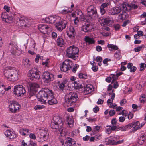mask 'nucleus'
<instances>
[{"label":"nucleus","instance_id":"obj_1","mask_svg":"<svg viewBox=\"0 0 146 146\" xmlns=\"http://www.w3.org/2000/svg\"><path fill=\"white\" fill-rule=\"evenodd\" d=\"M138 6L134 4H128L123 2L120 6H116L111 9V13L112 15L118 14L122 11L118 16L119 19L124 20L128 17V15L126 11L132 9H135L138 8Z\"/></svg>","mask_w":146,"mask_h":146},{"label":"nucleus","instance_id":"obj_2","mask_svg":"<svg viewBox=\"0 0 146 146\" xmlns=\"http://www.w3.org/2000/svg\"><path fill=\"white\" fill-rule=\"evenodd\" d=\"M4 74L8 80L14 81L17 80L19 76L17 70L14 67H6L3 71Z\"/></svg>","mask_w":146,"mask_h":146},{"label":"nucleus","instance_id":"obj_3","mask_svg":"<svg viewBox=\"0 0 146 146\" xmlns=\"http://www.w3.org/2000/svg\"><path fill=\"white\" fill-rule=\"evenodd\" d=\"M52 92L46 88H42L37 94L39 101L42 103H45Z\"/></svg>","mask_w":146,"mask_h":146},{"label":"nucleus","instance_id":"obj_4","mask_svg":"<svg viewBox=\"0 0 146 146\" xmlns=\"http://www.w3.org/2000/svg\"><path fill=\"white\" fill-rule=\"evenodd\" d=\"M35 133L38 139V141L42 142L46 141L49 136L48 132L44 129L38 127L36 129Z\"/></svg>","mask_w":146,"mask_h":146},{"label":"nucleus","instance_id":"obj_5","mask_svg":"<svg viewBox=\"0 0 146 146\" xmlns=\"http://www.w3.org/2000/svg\"><path fill=\"white\" fill-rule=\"evenodd\" d=\"M63 124L62 119L61 117L58 116H54L52 120L50 126L53 130L57 131L58 127L62 126Z\"/></svg>","mask_w":146,"mask_h":146},{"label":"nucleus","instance_id":"obj_6","mask_svg":"<svg viewBox=\"0 0 146 146\" xmlns=\"http://www.w3.org/2000/svg\"><path fill=\"white\" fill-rule=\"evenodd\" d=\"M78 99L77 95L74 92H70L65 96V100L68 106H71L75 103Z\"/></svg>","mask_w":146,"mask_h":146},{"label":"nucleus","instance_id":"obj_7","mask_svg":"<svg viewBox=\"0 0 146 146\" xmlns=\"http://www.w3.org/2000/svg\"><path fill=\"white\" fill-rule=\"evenodd\" d=\"M66 51V55L68 57L73 58L78 56L79 50L78 47L73 45L68 47Z\"/></svg>","mask_w":146,"mask_h":146},{"label":"nucleus","instance_id":"obj_8","mask_svg":"<svg viewBox=\"0 0 146 146\" xmlns=\"http://www.w3.org/2000/svg\"><path fill=\"white\" fill-rule=\"evenodd\" d=\"M73 65L72 61L69 60H66L63 62L60 68L62 71L66 72L68 70L72 69Z\"/></svg>","mask_w":146,"mask_h":146},{"label":"nucleus","instance_id":"obj_9","mask_svg":"<svg viewBox=\"0 0 146 146\" xmlns=\"http://www.w3.org/2000/svg\"><path fill=\"white\" fill-rule=\"evenodd\" d=\"M87 15L93 19H97L98 15L96 8L92 5L89 6L87 9Z\"/></svg>","mask_w":146,"mask_h":146},{"label":"nucleus","instance_id":"obj_10","mask_svg":"<svg viewBox=\"0 0 146 146\" xmlns=\"http://www.w3.org/2000/svg\"><path fill=\"white\" fill-rule=\"evenodd\" d=\"M28 76L31 80H38L40 77V74L35 68L32 69L29 71Z\"/></svg>","mask_w":146,"mask_h":146},{"label":"nucleus","instance_id":"obj_11","mask_svg":"<svg viewBox=\"0 0 146 146\" xmlns=\"http://www.w3.org/2000/svg\"><path fill=\"white\" fill-rule=\"evenodd\" d=\"M14 93L17 96H23L25 93V89L22 85H17L14 86Z\"/></svg>","mask_w":146,"mask_h":146},{"label":"nucleus","instance_id":"obj_12","mask_svg":"<svg viewBox=\"0 0 146 146\" xmlns=\"http://www.w3.org/2000/svg\"><path fill=\"white\" fill-rule=\"evenodd\" d=\"M17 45L11 43L9 46V50L10 52L16 56L19 55L21 54L20 51L17 49Z\"/></svg>","mask_w":146,"mask_h":146},{"label":"nucleus","instance_id":"obj_13","mask_svg":"<svg viewBox=\"0 0 146 146\" xmlns=\"http://www.w3.org/2000/svg\"><path fill=\"white\" fill-rule=\"evenodd\" d=\"M68 22L64 20H61L56 24V27L57 30L61 31L63 29H65L67 26Z\"/></svg>","mask_w":146,"mask_h":146},{"label":"nucleus","instance_id":"obj_14","mask_svg":"<svg viewBox=\"0 0 146 146\" xmlns=\"http://www.w3.org/2000/svg\"><path fill=\"white\" fill-rule=\"evenodd\" d=\"M20 106L18 103L15 101H13L9 105L10 111L13 113L19 111Z\"/></svg>","mask_w":146,"mask_h":146},{"label":"nucleus","instance_id":"obj_15","mask_svg":"<svg viewBox=\"0 0 146 146\" xmlns=\"http://www.w3.org/2000/svg\"><path fill=\"white\" fill-rule=\"evenodd\" d=\"M43 79L45 83H49L54 79L53 74L48 72H45L43 75Z\"/></svg>","mask_w":146,"mask_h":146},{"label":"nucleus","instance_id":"obj_16","mask_svg":"<svg viewBox=\"0 0 146 146\" xmlns=\"http://www.w3.org/2000/svg\"><path fill=\"white\" fill-rule=\"evenodd\" d=\"M69 31L67 32V35L71 39L74 38L76 34L75 30L73 26L70 25L69 27Z\"/></svg>","mask_w":146,"mask_h":146},{"label":"nucleus","instance_id":"obj_17","mask_svg":"<svg viewBox=\"0 0 146 146\" xmlns=\"http://www.w3.org/2000/svg\"><path fill=\"white\" fill-rule=\"evenodd\" d=\"M47 100H48V103L50 105L55 104L57 103V100L54 97L53 92L48 97Z\"/></svg>","mask_w":146,"mask_h":146},{"label":"nucleus","instance_id":"obj_18","mask_svg":"<svg viewBox=\"0 0 146 146\" xmlns=\"http://www.w3.org/2000/svg\"><path fill=\"white\" fill-rule=\"evenodd\" d=\"M53 131L57 132L59 136L63 137L66 135L67 132L66 129L63 127L62 126L58 127L57 131H55L54 129L53 130Z\"/></svg>","mask_w":146,"mask_h":146},{"label":"nucleus","instance_id":"obj_19","mask_svg":"<svg viewBox=\"0 0 146 146\" xmlns=\"http://www.w3.org/2000/svg\"><path fill=\"white\" fill-rule=\"evenodd\" d=\"M1 17L3 21H5L7 23H11L12 19V17L8 16L7 13L6 12H4L2 14Z\"/></svg>","mask_w":146,"mask_h":146},{"label":"nucleus","instance_id":"obj_20","mask_svg":"<svg viewBox=\"0 0 146 146\" xmlns=\"http://www.w3.org/2000/svg\"><path fill=\"white\" fill-rule=\"evenodd\" d=\"M65 140L63 146H75V141L73 139L68 137Z\"/></svg>","mask_w":146,"mask_h":146},{"label":"nucleus","instance_id":"obj_21","mask_svg":"<svg viewBox=\"0 0 146 146\" xmlns=\"http://www.w3.org/2000/svg\"><path fill=\"white\" fill-rule=\"evenodd\" d=\"M19 20L17 21L18 25L21 27L27 26L26 23H28L27 19L24 17H21L19 18Z\"/></svg>","mask_w":146,"mask_h":146},{"label":"nucleus","instance_id":"obj_22","mask_svg":"<svg viewBox=\"0 0 146 146\" xmlns=\"http://www.w3.org/2000/svg\"><path fill=\"white\" fill-rule=\"evenodd\" d=\"M49 27L47 25L41 24L38 26V29L40 31L44 34H46L47 33L48 29Z\"/></svg>","mask_w":146,"mask_h":146},{"label":"nucleus","instance_id":"obj_23","mask_svg":"<svg viewBox=\"0 0 146 146\" xmlns=\"http://www.w3.org/2000/svg\"><path fill=\"white\" fill-rule=\"evenodd\" d=\"M5 134L7 137H9L10 139H13L16 136L15 134L10 130H7L5 132Z\"/></svg>","mask_w":146,"mask_h":146},{"label":"nucleus","instance_id":"obj_24","mask_svg":"<svg viewBox=\"0 0 146 146\" xmlns=\"http://www.w3.org/2000/svg\"><path fill=\"white\" fill-rule=\"evenodd\" d=\"M57 17L55 15L50 16L46 18V21L52 24L55 22Z\"/></svg>","mask_w":146,"mask_h":146},{"label":"nucleus","instance_id":"obj_25","mask_svg":"<svg viewBox=\"0 0 146 146\" xmlns=\"http://www.w3.org/2000/svg\"><path fill=\"white\" fill-rule=\"evenodd\" d=\"M102 23L103 25L107 24H112L113 23L112 19L110 18L102 19Z\"/></svg>","mask_w":146,"mask_h":146},{"label":"nucleus","instance_id":"obj_26","mask_svg":"<svg viewBox=\"0 0 146 146\" xmlns=\"http://www.w3.org/2000/svg\"><path fill=\"white\" fill-rule=\"evenodd\" d=\"M132 124L133 131H136L142 127V125H140L139 121L133 122H132Z\"/></svg>","mask_w":146,"mask_h":146},{"label":"nucleus","instance_id":"obj_27","mask_svg":"<svg viewBox=\"0 0 146 146\" xmlns=\"http://www.w3.org/2000/svg\"><path fill=\"white\" fill-rule=\"evenodd\" d=\"M39 87L38 85L36 83H32L30 85V90L37 92V89Z\"/></svg>","mask_w":146,"mask_h":146},{"label":"nucleus","instance_id":"obj_28","mask_svg":"<svg viewBox=\"0 0 146 146\" xmlns=\"http://www.w3.org/2000/svg\"><path fill=\"white\" fill-rule=\"evenodd\" d=\"M85 41L89 44H93L95 43V40L94 38H91L90 37L85 36L84 39Z\"/></svg>","mask_w":146,"mask_h":146},{"label":"nucleus","instance_id":"obj_29","mask_svg":"<svg viewBox=\"0 0 146 146\" xmlns=\"http://www.w3.org/2000/svg\"><path fill=\"white\" fill-rule=\"evenodd\" d=\"M69 9L68 7H62L61 8L60 12V13L62 14H67L70 12V10H69Z\"/></svg>","mask_w":146,"mask_h":146},{"label":"nucleus","instance_id":"obj_30","mask_svg":"<svg viewBox=\"0 0 146 146\" xmlns=\"http://www.w3.org/2000/svg\"><path fill=\"white\" fill-rule=\"evenodd\" d=\"M111 123L112 125V127L113 129H115L119 125V123L117 122L116 119L115 118H113L112 120Z\"/></svg>","mask_w":146,"mask_h":146},{"label":"nucleus","instance_id":"obj_31","mask_svg":"<svg viewBox=\"0 0 146 146\" xmlns=\"http://www.w3.org/2000/svg\"><path fill=\"white\" fill-rule=\"evenodd\" d=\"M90 25L88 24L84 25L82 27L81 30L85 32H88L90 30Z\"/></svg>","mask_w":146,"mask_h":146},{"label":"nucleus","instance_id":"obj_32","mask_svg":"<svg viewBox=\"0 0 146 146\" xmlns=\"http://www.w3.org/2000/svg\"><path fill=\"white\" fill-rule=\"evenodd\" d=\"M57 44L58 46H62L64 44V40L61 37H59L57 40Z\"/></svg>","mask_w":146,"mask_h":146},{"label":"nucleus","instance_id":"obj_33","mask_svg":"<svg viewBox=\"0 0 146 146\" xmlns=\"http://www.w3.org/2000/svg\"><path fill=\"white\" fill-rule=\"evenodd\" d=\"M107 47L109 48V50L110 51L112 50H117L118 49L117 46L112 44H108L107 45Z\"/></svg>","mask_w":146,"mask_h":146},{"label":"nucleus","instance_id":"obj_34","mask_svg":"<svg viewBox=\"0 0 146 146\" xmlns=\"http://www.w3.org/2000/svg\"><path fill=\"white\" fill-rule=\"evenodd\" d=\"M29 129L26 128H22L19 131L20 133L23 135H25L28 134Z\"/></svg>","mask_w":146,"mask_h":146},{"label":"nucleus","instance_id":"obj_35","mask_svg":"<svg viewBox=\"0 0 146 146\" xmlns=\"http://www.w3.org/2000/svg\"><path fill=\"white\" fill-rule=\"evenodd\" d=\"M5 86L4 85L0 82V95L3 94L4 93Z\"/></svg>","mask_w":146,"mask_h":146},{"label":"nucleus","instance_id":"obj_36","mask_svg":"<svg viewBox=\"0 0 146 146\" xmlns=\"http://www.w3.org/2000/svg\"><path fill=\"white\" fill-rule=\"evenodd\" d=\"M107 2L105 3L102 4L100 7L102 8V9H104V8L108 7L110 4V0H106Z\"/></svg>","mask_w":146,"mask_h":146},{"label":"nucleus","instance_id":"obj_37","mask_svg":"<svg viewBox=\"0 0 146 146\" xmlns=\"http://www.w3.org/2000/svg\"><path fill=\"white\" fill-rule=\"evenodd\" d=\"M78 77L80 79H86L87 78V75L86 74L80 73L78 74Z\"/></svg>","mask_w":146,"mask_h":146},{"label":"nucleus","instance_id":"obj_38","mask_svg":"<svg viewBox=\"0 0 146 146\" xmlns=\"http://www.w3.org/2000/svg\"><path fill=\"white\" fill-rule=\"evenodd\" d=\"M23 63L25 66L27 67V66L29 64V60L28 59L24 58L23 60Z\"/></svg>","mask_w":146,"mask_h":146},{"label":"nucleus","instance_id":"obj_39","mask_svg":"<svg viewBox=\"0 0 146 146\" xmlns=\"http://www.w3.org/2000/svg\"><path fill=\"white\" fill-rule=\"evenodd\" d=\"M91 87H92V86H88L86 88H85L84 90L87 94L91 92L92 89Z\"/></svg>","mask_w":146,"mask_h":146},{"label":"nucleus","instance_id":"obj_40","mask_svg":"<svg viewBox=\"0 0 146 146\" xmlns=\"http://www.w3.org/2000/svg\"><path fill=\"white\" fill-rule=\"evenodd\" d=\"M106 131L108 134H110L111 133V130H114L113 129L112 127L111 126H107L106 128Z\"/></svg>","mask_w":146,"mask_h":146},{"label":"nucleus","instance_id":"obj_41","mask_svg":"<svg viewBox=\"0 0 146 146\" xmlns=\"http://www.w3.org/2000/svg\"><path fill=\"white\" fill-rule=\"evenodd\" d=\"M110 76L111 77V78L113 79L111 82V83L113 82V81H115V80H117L118 78V77L116 74L115 75L114 74H111Z\"/></svg>","mask_w":146,"mask_h":146},{"label":"nucleus","instance_id":"obj_42","mask_svg":"<svg viewBox=\"0 0 146 146\" xmlns=\"http://www.w3.org/2000/svg\"><path fill=\"white\" fill-rule=\"evenodd\" d=\"M36 92L35 91H33L31 90H29V93L28 97L30 98L31 97L35 96V93Z\"/></svg>","mask_w":146,"mask_h":146},{"label":"nucleus","instance_id":"obj_43","mask_svg":"<svg viewBox=\"0 0 146 146\" xmlns=\"http://www.w3.org/2000/svg\"><path fill=\"white\" fill-rule=\"evenodd\" d=\"M111 141V145H116V142L117 139L115 137H113L112 138H110Z\"/></svg>","mask_w":146,"mask_h":146},{"label":"nucleus","instance_id":"obj_44","mask_svg":"<svg viewBox=\"0 0 146 146\" xmlns=\"http://www.w3.org/2000/svg\"><path fill=\"white\" fill-rule=\"evenodd\" d=\"M143 47H144L142 45L134 48V50L136 52H138L140 51Z\"/></svg>","mask_w":146,"mask_h":146},{"label":"nucleus","instance_id":"obj_45","mask_svg":"<svg viewBox=\"0 0 146 146\" xmlns=\"http://www.w3.org/2000/svg\"><path fill=\"white\" fill-rule=\"evenodd\" d=\"M45 106L44 105H36L34 107V109L35 110H37L38 109L40 110L42 108H44Z\"/></svg>","mask_w":146,"mask_h":146},{"label":"nucleus","instance_id":"obj_46","mask_svg":"<svg viewBox=\"0 0 146 146\" xmlns=\"http://www.w3.org/2000/svg\"><path fill=\"white\" fill-rule=\"evenodd\" d=\"M119 114H122L123 116L126 117L128 115V112L126 110H124L120 113Z\"/></svg>","mask_w":146,"mask_h":146},{"label":"nucleus","instance_id":"obj_47","mask_svg":"<svg viewBox=\"0 0 146 146\" xmlns=\"http://www.w3.org/2000/svg\"><path fill=\"white\" fill-rule=\"evenodd\" d=\"M111 84H113V87L115 88H117L119 86L118 82L117 81H113V82Z\"/></svg>","mask_w":146,"mask_h":146},{"label":"nucleus","instance_id":"obj_48","mask_svg":"<svg viewBox=\"0 0 146 146\" xmlns=\"http://www.w3.org/2000/svg\"><path fill=\"white\" fill-rule=\"evenodd\" d=\"M146 65L145 63H142L141 64L140 66V71H142L145 69L146 67Z\"/></svg>","mask_w":146,"mask_h":146},{"label":"nucleus","instance_id":"obj_49","mask_svg":"<svg viewBox=\"0 0 146 146\" xmlns=\"http://www.w3.org/2000/svg\"><path fill=\"white\" fill-rule=\"evenodd\" d=\"M145 140L144 138H141L139 137L138 140V142L139 144L141 145L143 143Z\"/></svg>","mask_w":146,"mask_h":146},{"label":"nucleus","instance_id":"obj_50","mask_svg":"<svg viewBox=\"0 0 146 146\" xmlns=\"http://www.w3.org/2000/svg\"><path fill=\"white\" fill-rule=\"evenodd\" d=\"M78 67L79 65L78 64H75L72 69V72H73L75 73L77 69L78 68Z\"/></svg>","mask_w":146,"mask_h":146},{"label":"nucleus","instance_id":"obj_51","mask_svg":"<svg viewBox=\"0 0 146 146\" xmlns=\"http://www.w3.org/2000/svg\"><path fill=\"white\" fill-rule=\"evenodd\" d=\"M141 25H142L146 24V18H141Z\"/></svg>","mask_w":146,"mask_h":146},{"label":"nucleus","instance_id":"obj_52","mask_svg":"<svg viewBox=\"0 0 146 146\" xmlns=\"http://www.w3.org/2000/svg\"><path fill=\"white\" fill-rule=\"evenodd\" d=\"M96 60L98 62H101L102 60V57L98 56L96 57V59H95L94 60Z\"/></svg>","mask_w":146,"mask_h":146},{"label":"nucleus","instance_id":"obj_53","mask_svg":"<svg viewBox=\"0 0 146 146\" xmlns=\"http://www.w3.org/2000/svg\"><path fill=\"white\" fill-rule=\"evenodd\" d=\"M87 120L90 122H94L96 121V119L95 118H87Z\"/></svg>","mask_w":146,"mask_h":146},{"label":"nucleus","instance_id":"obj_54","mask_svg":"<svg viewBox=\"0 0 146 146\" xmlns=\"http://www.w3.org/2000/svg\"><path fill=\"white\" fill-rule=\"evenodd\" d=\"M65 139H63L62 138H60L59 139V141L62 144V146H63L64 144V143L65 141Z\"/></svg>","mask_w":146,"mask_h":146},{"label":"nucleus","instance_id":"obj_55","mask_svg":"<svg viewBox=\"0 0 146 146\" xmlns=\"http://www.w3.org/2000/svg\"><path fill=\"white\" fill-rule=\"evenodd\" d=\"M28 146H37L36 143L33 142L32 141H30Z\"/></svg>","mask_w":146,"mask_h":146},{"label":"nucleus","instance_id":"obj_56","mask_svg":"<svg viewBox=\"0 0 146 146\" xmlns=\"http://www.w3.org/2000/svg\"><path fill=\"white\" fill-rule=\"evenodd\" d=\"M127 102V101L125 99H123L121 100L120 102L121 106H123Z\"/></svg>","mask_w":146,"mask_h":146},{"label":"nucleus","instance_id":"obj_57","mask_svg":"<svg viewBox=\"0 0 146 146\" xmlns=\"http://www.w3.org/2000/svg\"><path fill=\"white\" fill-rule=\"evenodd\" d=\"M115 113V112L114 110H111L109 112V114L111 116L114 115Z\"/></svg>","mask_w":146,"mask_h":146},{"label":"nucleus","instance_id":"obj_58","mask_svg":"<svg viewBox=\"0 0 146 146\" xmlns=\"http://www.w3.org/2000/svg\"><path fill=\"white\" fill-rule=\"evenodd\" d=\"M128 117L127 118L129 119H131L133 117V114L131 112H129V113L128 114Z\"/></svg>","mask_w":146,"mask_h":146},{"label":"nucleus","instance_id":"obj_59","mask_svg":"<svg viewBox=\"0 0 146 146\" xmlns=\"http://www.w3.org/2000/svg\"><path fill=\"white\" fill-rule=\"evenodd\" d=\"M136 70V67L135 66H133L130 69V71L132 72H134Z\"/></svg>","mask_w":146,"mask_h":146},{"label":"nucleus","instance_id":"obj_60","mask_svg":"<svg viewBox=\"0 0 146 146\" xmlns=\"http://www.w3.org/2000/svg\"><path fill=\"white\" fill-rule=\"evenodd\" d=\"M125 119L124 117L121 116L119 118V120L120 122H123L124 121Z\"/></svg>","mask_w":146,"mask_h":146},{"label":"nucleus","instance_id":"obj_61","mask_svg":"<svg viewBox=\"0 0 146 146\" xmlns=\"http://www.w3.org/2000/svg\"><path fill=\"white\" fill-rule=\"evenodd\" d=\"M29 137L30 138L33 139H35L36 138V137L35 135L33 133H31L29 135Z\"/></svg>","mask_w":146,"mask_h":146},{"label":"nucleus","instance_id":"obj_62","mask_svg":"<svg viewBox=\"0 0 146 146\" xmlns=\"http://www.w3.org/2000/svg\"><path fill=\"white\" fill-rule=\"evenodd\" d=\"M129 23V20H127L123 22L122 26L123 27H125Z\"/></svg>","mask_w":146,"mask_h":146},{"label":"nucleus","instance_id":"obj_63","mask_svg":"<svg viewBox=\"0 0 146 146\" xmlns=\"http://www.w3.org/2000/svg\"><path fill=\"white\" fill-rule=\"evenodd\" d=\"M137 34L139 37H140L143 36V32L141 31H137Z\"/></svg>","mask_w":146,"mask_h":146},{"label":"nucleus","instance_id":"obj_64","mask_svg":"<svg viewBox=\"0 0 146 146\" xmlns=\"http://www.w3.org/2000/svg\"><path fill=\"white\" fill-rule=\"evenodd\" d=\"M126 126L127 129H131L133 127L132 123L128 124Z\"/></svg>","mask_w":146,"mask_h":146}]
</instances>
